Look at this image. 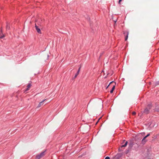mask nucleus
<instances>
[{
  "mask_svg": "<svg viewBox=\"0 0 159 159\" xmlns=\"http://www.w3.org/2000/svg\"><path fill=\"white\" fill-rule=\"evenodd\" d=\"M45 151L46 150L42 152L40 154L37 155L36 156V159H40L43 157L44 155V153Z\"/></svg>",
  "mask_w": 159,
  "mask_h": 159,
  "instance_id": "f257e3e1",
  "label": "nucleus"
},
{
  "mask_svg": "<svg viewBox=\"0 0 159 159\" xmlns=\"http://www.w3.org/2000/svg\"><path fill=\"white\" fill-rule=\"evenodd\" d=\"M123 34L125 36V40L126 41L128 38L129 32L128 31H125L124 32Z\"/></svg>",
  "mask_w": 159,
  "mask_h": 159,
  "instance_id": "f03ea898",
  "label": "nucleus"
},
{
  "mask_svg": "<svg viewBox=\"0 0 159 159\" xmlns=\"http://www.w3.org/2000/svg\"><path fill=\"white\" fill-rule=\"evenodd\" d=\"M35 27L37 32L39 34H41V32L40 28L36 24L35 25Z\"/></svg>",
  "mask_w": 159,
  "mask_h": 159,
  "instance_id": "7ed1b4c3",
  "label": "nucleus"
},
{
  "mask_svg": "<svg viewBox=\"0 0 159 159\" xmlns=\"http://www.w3.org/2000/svg\"><path fill=\"white\" fill-rule=\"evenodd\" d=\"M150 110L148 109V108H146L143 111V113H144L146 114H148L149 113Z\"/></svg>",
  "mask_w": 159,
  "mask_h": 159,
  "instance_id": "20e7f679",
  "label": "nucleus"
},
{
  "mask_svg": "<svg viewBox=\"0 0 159 159\" xmlns=\"http://www.w3.org/2000/svg\"><path fill=\"white\" fill-rule=\"evenodd\" d=\"M81 67H80L76 73L75 75V76L74 77V78H75L77 76V75H79Z\"/></svg>",
  "mask_w": 159,
  "mask_h": 159,
  "instance_id": "39448f33",
  "label": "nucleus"
},
{
  "mask_svg": "<svg viewBox=\"0 0 159 159\" xmlns=\"http://www.w3.org/2000/svg\"><path fill=\"white\" fill-rule=\"evenodd\" d=\"M46 100V99H44V100H43L42 101H41V102H40L39 104L37 107H40L41 105H43V102H44L45 100Z\"/></svg>",
  "mask_w": 159,
  "mask_h": 159,
  "instance_id": "423d86ee",
  "label": "nucleus"
},
{
  "mask_svg": "<svg viewBox=\"0 0 159 159\" xmlns=\"http://www.w3.org/2000/svg\"><path fill=\"white\" fill-rule=\"evenodd\" d=\"M152 105L151 103L149 104L146 108H148V109L150 110L152 108Z\"/></svg>",
  "mask_w": 159,
  "mask_h": 159,
  "instance_id": "0eeeda50",
  "label": "nucleus"
},
{
  "mask_svg": "<svg viewBox=\"0 0 159 159\" xmlns=\"http://www.w3.org/2000/svg\"><path fill=\"white\" fill-rule=\"evenodd\" d=\"M10 29V26L7 22V23L6 29L7 30H9Z\"/></svg>",
  "mask_w": 159,
  "mask_h": 159,
  "instance_id": "6e6552de",
  "label": "nucleus"
},
{
  "mask_svg": "<svg viewBox=\"0 0 159 159\" xmlns=\"http://www.w3.org/2000/svg\"><path fill=\"white\" fill-rule=\"evenodd\" d=\"M115 89V85H114L110 91V93H112Z\"/></svg>",
  "mask_w": 159,
  "mask_h": 159,
  "instance_id": "1a4fd4ad",
  "label": "nucleus"
},
{
  "mask_svg": "<svg viewBox=\"0 0 159 159\" xmlns=\"http://www.w3.org/2000/svg\"><path fill=\"white\" fill-rule=\"evenodd\" d=\"M145 139H144V137L142 139V143L143 144H144L146 142V141L145 140Z\"/></svg>",
  "mask_w": 159,
  "mask_h": 159,
  "instance_id": "9d476101",
  "label": "nucleus"
},
{
  "mask_svg": "<svg viewBox=\"0 0 159 159\" xmlns=\"http://www.w3.org/2000/svg\"><path fill=\"white\" fill-rule=\"evenodd\" d=\"M150 135V134H148L146 136H145L144 137V139H145L147 137L149 136Z\"/></svg>",
  "mask_w": 159,
  "mask_h": 159,
  "instance_id": "9b49d317",
  "label": "nucleus"
},
{
  "mask_svg": "<svg viewBox=\"0 0 159 159\" xmlns=\"http://www.w3.org/2000/svg\"><path fill=\"white\" fill-rule=\"evenodd\" d=\"M31 86V84H28L27 86V87H28V88H29Z\"/></svg>",
  "mask_w": 159,
  "mask_h": 159,
  "instance_id": "f8f14e48",
  "label": "nucleus"
},
{
  "mask_svg": "<svg viewBox=\"0 0 159 159\" xmlns=\"http://www.w3.org/2000/svg\"><path fill=\"white\" fill-rule=\"evenodd\" d=\"M128 143V142L127 141L125 142L124 144V146H126Z\"/></svg>",
  "mask_w": 159,
  "mask_h": 159,
  "instance_id": "ddd939ff",
  "label": "nucleus"
},
{
  "mask_svg": "<svg viewBox=\"0 0 159 159\" xmlns=\"http://www.w3.org/2000/svg\"><path fill=\"white\" fill-rule=\"evenodd\" d=\"M4 37V35L3 34L0 37L1 39H2Z\"/></svg>",
  "mask_w": 159,
  "mask_h": 159,
  "instance_id": "4468645a",
  "label": "nucleus"
},
{
  "mask_svg": "<svg viewBox=\"0 0 159 159\" xmlns=\"http://www.w3.org/2000/svg\"><path fill=\"white\" fill-rule=\"evenodd\" d=\"M105 159H110V157H105Z\"/></svg>",
  "mask_w": 159,
  "mask_h": 159,
  "instance_id": "2eb2a0df",
  "label": "nucleus"
},
{
  "mask_svg": "<svg viewBox=\"0 0 159 159\" xmlns=\"http://www.w3.org/2000/svg\"><path fill=\"white\" fill-rule=\"evenodd\" d=\"M136 114V112H135V111H133V113H132V114H133V115H135Z\"/></svg>",
  "mask_w": 159,
  "mask_h": 159,
  "instance_id": "dca6fc26",
  "label": "nucleus"
},
{
  "mask_svg": "<svg viewBox=\"0 0 159 159\" xmlns=\"http://www.w3.org/2000/svg\"><path fill=\"white\" fill-rule=\"evenodd\" d=\"M126 147V146H124V145H122L121 146V148H123V147Z\"/></svg>",
  "mask_w": 159,
  "mask_h": 159,
  "instance_id": "f3484780",
  "label": "nucleus"
},
{
  "mask_svg": "<svg viewBox=\"0 0 159 159\" xmlns=\"http://www.w3.org/2000/svg\"><path fill=\"white\" fill-rule=\"evenodd\" d=\"M88 18H87V19L88 20H90V18L88 16Z\"/></svg>",
  "mask_w": 159,
  "mask_h": 159,
  "instance_id": "a211bd4d",
  "label": "nucleus"
},
{
  "mask_svg": "<svg viewBox=\"0 0 159 159\" xmlns=\"http://www.w3.org/2000/svg\"><path fill=\"white\" fill-rule=\"evenodd\" d=\"M122 0H119V4H120V2L122 1Z\"/></svg>",
  "mask_w": 159,
  "mask_h": 159,
  "instance_id": "6ab92c4d",
  "label": "nucleus"
},
{
  "mask_svg": "<svg viewBox=\"0 0 159 159\" xmlns=\"http://www.w3.org/2000/svg\"><path fill=\"white\" fill-rule=\"evenodd\" d=\"M118 151L119 152H121L122 151V150L120 148H119Z\"/></svg>",
  "mask_w": 159,
  "mask_h": 159,
  "instance_id": "aec40b11",
  "label": "nucleus"
},
{
  "mask_svg": "<svg viewBox=\"0 0 159 159\" xmlns=\"http://www.w3.org/2000/svg\"><path fill=\"white\" fill-rule=\"evenodd\" d=\"M109 85H110V84H109L106 87V89H107L109 87Z\"/></svg>",
  "mask_w": 159,
  "mask_h": 159,
  "instance_id": "412c9836",
  "label": "nucleus"
},
{
  "mask_svg": "<svg viewBox=\"0 0 159 159\" xmlns=\"http://www.w3.org/2000/svg\"><path fill=\"white\" fill-rule=\"evenodd\" d=\"M29 88H28V87H27V88L26 89V91H27L29 90Z\"/></svg>",
  "mask_w": 159,
  "mask_h": 159,
  "instance_id": "4be33fe9",
  "label": "nucleus"
},
{
  "mask_svg": "<svg viewBox=\"0 0 159 159\" xmlns=\"http://www.w3.org/2000/svg\"><path fill=\"white\" fill-rule=\"evenodd\" d=\"M113 82V81H112L111 82L109 83V84H110V85L111 84V83H112V82Z\"/></svg>",
  "mask_w": 159,
  "mask_h": 159,
  "instance_id": "5701e85b",
  "label": "nucleus"
},
{
  "mask_svg": "<svg viewBox=\"0 0 159 159\" xmlns=\"http://www.w3.org/2000/svg\"><path fill=\"white\" fill-rule=\"evenodd\" d=\"M113 82V81H112L111 82L109 83V84H110V85L111 84V83H112V82Z\"/></svg>",
  "mask_w": 159,
  "mask_h": 159,
  "instance_id": "b1692460",
  "label": "nucleus"
},
{
  "mask_svg": "<svg viewBox=\"0 0 159 159\" xmlns=\"http://www.w3.org/2000/svg\"><path fill=\"white\" fill-rule=\"evenodd\" d=\"M157 84H159V82H157Z\"/></svg>",
  "mask_w": 159,
  "mask_h": 159,
  "instance_id": "393cba45",
  "label": "nucleus"
},
{
  "mask_svg": "<svg viewBox=\"0 0 159 159\" xmlns=\"http://www.w3.org/2000/svg\"><path fill=\"white\" fill-rule=\"evenodd\" d=\"M98 121L96 122V125L97 124V123H98Z\"/></svg>",
  "mask_w": 159,
  "mask_h": 159,
  "instance_id": "a878e982",
  "label": "nucleus"
},
{
  "mask_svg": "<svg viewBox=\"0 0 159 159\" xmlns=\"http://www.w3.org/2000/svg\"><path fill=\"white\" fill-rule=\"evenodd\" d=\"M157 111H159V110H158H158H157Z\"/></svg>",
  "mask_w": 159,
  "mask_h": 159,
  "instance_id": "bb28decb",
  "label": "nucleus"
},
{
  "mask_svg": "<svg viewBox=\"0 0 159 159\" xmlns=\"http://www.w3.org/2000/svg\"><path fill=\"white\" fill-rule=\"evenodd\" d=\"M2 29H1V32H2Z\"/></svg>",
  "mask_w": 159,
  "mask_h": 159,
  "instance_id": "cd10ccee",
  "label": "nucleus"
},
{
  "mask_svg": "<svg viewBox=\"0 0 159 159\" xmlns=\"http://www.w3.org/2000/svg\"><path fill=\"white\" fill-rule=\"evenodd\" d=\"M123 141H125V140H123Z\"/></svg>",
  "mask_w": 159,
  "mask_h": 159,
  "instance_id": "c85d7f7f",
  "label": "nucleus"
}]
</instances>
